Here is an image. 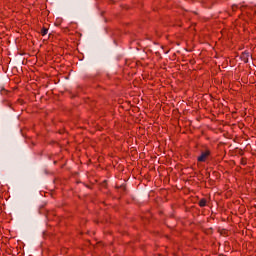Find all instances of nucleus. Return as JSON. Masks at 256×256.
<instances>
[{
    "label": "nucleus",
    "mask_w": 256,
    "mask_h": 256,
    "mask_svg": "<svg viewBox=\"0 0 256 256\" xmlns=\"http://www.w3.org/2000/svg\"><path fill=\"white\" fill-rule=\"evenodd\" d=\"M209 155H211V151L205 150L204 152L201 153V155L198 157L197 161L199 163H205L207 159H209Z\"/></svg>",
    "instance_id": "nucleus-1"
},
{
    "label": "nucleus",
    "mask_w": 256,
    "mask_h": 256,
    "mask_svg": "<svg viewBox=\"0 0 256 256\" xmlns=\"http://www.w3.org/2000/svg\"><path fill=\"white\" fill-rule=\"evenodd\" d=\"M47 33H49V29L43 27L40 31V34L42 35V37H45V35H47Z\"/></svg>",
    "instance_id": "nucleus-2"
},
{
    "label": "nucleus",
    "mask_w": 256,
    "mask_h": 256,
    "mask_svg": "<svg viewBox=\"0 0 256 256\" xmlns=\"http://www.w3.org/2000/svg\"><path fill=\"white\" fill-rule=\"evenodd\" d=\"M199 205H200L201 207H205V205H207V200L201 199V200L199 201Z\"/></svg>",
    "instance_id": "nucleus-3"
},
{
    "label": "nucleus",
    "mask_w": 256,
    "mask_h": 256,
    "mask_svg": "<svg viewBox=\"0 0 256 256\" xmlns=\"http://www.w3.org/2000/svg\"><path fill=\"white\" fill-rule=\"evenodd\" d=\"M233 11H235V6H232Z\"/></svg>",
    "instance_id": "nucleus-4"
}]
</instances>
